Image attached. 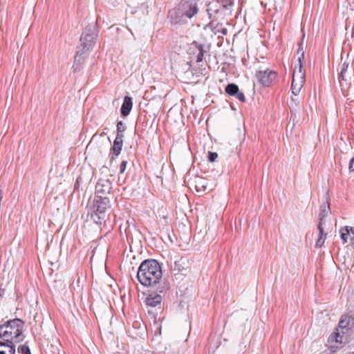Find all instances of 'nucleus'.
<instances>
[{"mask_svg": "<svg viewBox=\"0 0 354 354\" xmlns=\"http://www.w3.org/2000/svg\"><path fill=\"white\" fill-rule=\"evenodd\" d=\"M10 344L0 342V354H15V346L12 342Z\"/></svg>", "mask_w": 354, "mask_h": 354, "instance_id": "nucleus-17", "label": "nucleus"}, {"mask_svg": "<svg viewBox=\"0 0 354 354\" xmlns=\"http://www.w3.org/2000/svg\"><path fill=\"white\" fill-rule=\"evenodd\" d=\"M340 237L342 243L344 244L354 239V227L351 226H345L339 230Z\"/></svg>", "mask_w": 354, "mask_h": 354, "instance_id": "nucleus-13", "label": "nucleus"}, {"mask_svg": "<svg viewBox=\"0 0 354 354\" xmlns=\"http://www.w3.org/2000/svg\"><path fill=\"white\" fill-rule=\"evenodd\" d=\"M217 157H218V154L216 152L209 151L208 153V160L209 162H212L215 161V160L217 158Z\"/></svg>", "mask_w": 354, "mask_h": 354, "instance_id": "nucleus-28", "label": "nucleus"}, {"mask_svg": "<svg viewBox=\"0 0 354 354\" xmlns=\"http://www.w3.org/2000/svg\"><path fill=\"white\" fill-rule=\"evenodd\" d=\"M348 68V64L344 63L342 66L341 73L339 74V79H341L342 80L346 81V72L347 71Z\"/></svg>", "mask_w": 354, "mask_h": 354, "instance_id": "nucleus-26", "label": "nucleus"}, {"mask_svg": "<svg viewBox=\"0 0 354 354\" xmlns=\"http://www.w3.org/2000/svg\"><path fill=\"white\" fill-rule=\"evenodd\" d=\"M232 0H222V1H225L226 4H230Z\"/></svg>", "mask_w": 354, "mask_h": 354, "instance_id": "nucleus-32", "label": "nucleus"}, {"mask_svg": "<svg viewBox=\"0 0 354 354\" xmlns=\"http://www.w3.org/2000/svg\"><path fill=\"white\" fill-rule=\"evenodd\" d=\"M210 6L211 4L209 5V7L206 10L210 19L207 27L211 29L215 35L221 33L222 35H226L227 34V29L223 26V24L217 21V20L214 19H212V14L211 13V11L212 10L210 8Z\"/></svg>", "mask_w": 354, "mask_h": 354, "instance_id": "nucleus-10", "label": "nucleus"}, {"mask_svg": "<svg viewBox=\"0 0 354 354\" xmlns=\"http://www.w3.org/2000/svg\"><path fill=\"white\" fill-rule=\"evenodd\" d=\"M3 292H4V290L0 288V297L3 295Z\"/></svg>", "mask_w": 354, "mask_h": 354, "instance_id": "nucleus-33", "label": "nucleus"}, {"mask_svg": "<svg viewBox=\"0 0 354 354\" xmlns=\"http://www.w3.org/2000/svg\"><path fill=\"white\" fill-rule=\"evenodd\" d=\"M167 290L165 285L160 286L156 291L151 292L145 299V304L147 306L156 307L160 306L162 297L161 294Z\"/></svg>", "mask_w": 354, "mask_h": 354, "instance_id": "nucleus-8", "label": "nucleus"}, {"mask_svg": "<svg viewBox=\"0 0 354 354\" xmlns=\"http://www.w3.org/2000/svg\"><path fill=\"white\" fill-rule=\"evenodd\" d=\"M196 62L197 63L201 62L203 60L204 58V54L206 53V50L204 49V45L200 44H196Z\"/></svg>", "mask_w": 354, "mask_h": 354, "instance_id": "nucleus-22", "label": "nucleus"}, {"mask_svg": "<svg viewBox=\"0 0 354 354\" xmlns=\"http://www.w3.org/2000/svg\"><path fill=\"white\" fill-rule=\"evenodd\" d=\"M123 146V138H120L118 136L115 137V139L113 141V145L111 149V151L113 153V156L111 157V160H113L115 158V156H118L122 151Z\"/></svg>", "mask_w": 354, "mask_h": 354, "instance_id": "nucleus-14", "label": "nucleus"}, {"mask_svg": "<svg viewBox=\"0 0 354 354\" xmlns=\"http://www.w3.org/2000/svg\"><path fill=\"white\" fill-rule=\"evenodd\" d=\"M344 336L340 335L339 332L333 333L328 337L329 347L332 349H337L342 346Z\"/></svg>", "mask_w": 354, "mask_h": 354, "instance_id": "nucleus-11", "label": "nucleus"}, {"mask_svg": "<svg viewBox=\"0 0 354 354\" xmlns=\"http://www.w3.org/2000/svg\"><path fill=\"white\" fill-rule=\"evenodd\" d=\"M198 10L196 0H183L177 9L169 12V17L172 23L181 24L185 19L192 18Z\"/></svg>", "mask_w": 354, "mask_h": 354, "instance_id": "nucleus-3", "label": "nucleus"}, {"mask_svg": "<svg viewBox=\"0 0 354 354\" xmlns=\"http://www.w3.org/2000/svg\"><path fill=\"white\" fill-rule=\"evenodd\" d=\"M110 201L109 198L103 196H97L88 205V215L97 225H102L105 221L106 210L109 209Z\"/></svg>", "mask_w": 354, "mask_h": 354, "instance_id": "nucleus-4", "label": "nucleus"}, {"mask_svg": "<svg viewBox=\"0 0 354 354\" xmlns=\"http://www.w3.org/2000/svg\"><path fill=\"white\" fill-rule=\"evenodd\" d=\"M277 73L269 69L258 71L256 73V77L257 81L263 86H270L272 82L277 78Z\"/></svg>", "mask_w": 354, "mask_h": 354, "instance_id": "nucleus-9", "label": "nucleus"}, {"mask_svg": "<svg viewBox=\"0 0 354 354\" xmlns=\"http://www.w3.org/2000/svg\"><path fill=\"white\" fill-rule=\"evenodd\" d=\"M117 134L116 136L124 138V132L126 130V126L122 121H119L117 123Z\"/></svg>", "mask_w": 354, "mask_h": 354, "instance_id": "nucleus-25", "label": "nucleus"}, {"mask_svg": "<svg viewBox=\"0 0 354 354\" xmlns=\"http://www.w3.org/2000/svg\"><path fill=\"white\" fill-rule=\"evenodd\" d=\"M162 277V267L155 259H147L140 265L137 272V279L144 286H153L158 284Z\"/></svg>", "mask_w": 354, "mask_h": 354, "instance_id": "nucleus-2", "label": "nucleus"}, {"mask_svg": "<svg viewBox=\"0 0 354 354\" xmlns=\"http://www.w3.org/2000/svg\"><path fill=\"white\" fill-rule=\"evenodd\" d=\"M348 169L350 171H354V157L352 158L350 160L349 165H348Z\"/></svg>", "mask_w": 354, "mask_h": 354, "instance_id": "nucleus-31", "label": "nucleus"}, {"mask_svg": "<svg viewBox=\"0 0 354 354\" xmlns=\"http://www.w3.org/2000/svg\"><path fill=\"white\" fill-rule=\"evenodd\" d=\"M305 83V69L303 65L298 66V68H295L293 75L291 89L292 93L297 95L300 92L301 88L304 86Z\"/></svg>", "mask_w": 354, "mask_h": 354, "instance_id": "nucleus-7", "label": "nucleus"}, {"mask_svg": "<svg viewBox=\"0 0 354 354\" xmlns=\"http://www.w3.org/2000/svg\"><path fill=\"white\" fill-rule=\"evenodd\" d=\"M304 38H305V35L303 34L301 42L298 44L299 47H298V50H297V55H299V57H298L299 66H300V64L303 65V62L304 59Z\"/></svg>", "mask_w": 354, "mask_h": 354, "instance_id": "nucleus-21", "label": "nucleus"}, {"mask_svg": "<svg viewBox=\"0 0 354 354\" xmlns=\"http://www.w3.org/2000/svg\"><path fill=\"white\" fill-rule=\"evenodd\" d=\"M207 182L203 178H198L196 180L195 189L197 192H203L207 190Z\"/></svg>", "mask_w": 354, "mask_h": 354, "instance_id": "nucleus-20", "label": "nucleus"}, {"mask_svg": "<svg viewBox=\"0 0 354 354\" xmlns=\"http://www.w3.org/2000/svg\"><path fill=\"white\" fill-rule=\"evenodd\" d=\"M132 98L129 96H125L120 109L122 115L123 117H127L129 115L132 109Z\"/></svg>", "mask_w": 354, "mask_h": 354, "instance_id": "nucleus-15", "label": "nucleus"}, {"mask_svg": "<svg viewBox=\"0 0 354 354\" xmlns=\"http://www.w3.org/2000/svg\"><path fill=\"white\" fill-rule=\"evenodd\" d=\"M324 225H325L319 223L318 226H317L318 230H319V234H318V238L315 243V247L317 248H320L324 245L325 240L327 236V233L325 232V230H324Z\"/></svg>", "mask_w": 354, "mask_h": 354, "instance_id": "nucleus-16", "label": "nucleus"}, {"mask_svg": "<svg viewBox=\"0 0 354 354\" xmlns=\"http://www.w3.org/2000/svg\"><path fill=\"white\" fill-rule=\"evenodd\" d=\"M225 92L230 95H235L239 91V87L235 84H229L225 87Z\"/></svg>", "mask_w": 354, "mask_h": 354, "instance_id": "nucleus-24", "label": "nucleus"}, {"mask_svg": "<svg viewBox=\"0 0 354 354\" xmlns=\"http://www.w3.org/2000/svg\"><path fill=\"white\" fill-rule=\"evenodd\" d=\"M351 319V317L348 315H342L339 322V327L342 330L345 329L346 331H348L350 328Z\"/></svg>", "mask_w": 354, "mask_h": 354, "instance_id": "nucleus-19", "label": "nucleus"}, {"mask_svg": "<svg viewBox=\"0 0 354 354\" xmlns=\"http://www.w3.org/2000/svg\"><path fill=\"white\" fill-rule=\"evenodd\" d=\"M329 211H330V207H329L328 203L321 205L320 212L319 214V223H322L323 225L326 224L325 218L328 214Z\"/></svg>", "mask_w": 354, "mask_h": 354, "instance_id": "nucleus-18", "label": "nucleus"}, {"mask_svg": "<svg viewBox=\"0 0 354 354\" xmlns=\"http://www.w3.org/2000/svg\"><path fill=\"white\" fill-rule=\"evenodd\" d=\"M111 189V183L106 179H100L95 186L96 192L102 196L109 194Z\"/></svg>", "mask_w": 354, "mask_h": 354, "instance_id": "nucleus-12", "label": "nucleus"}, {"mask_svg": "<svg viewBox=\"0 0 354 354\" xmlns=\"http://www.w3.org/2000/svg\"><path fill=\"white\" fill-rule=\"evenodd\" d=\"M24 322L20 319L8 320L0 325V338L6 342H19L22 340L19 337L22 335Z\"/></svg>", "mask_w": 354, "mask_h": 354, "instance_id": "nucleus-5", "label": "nucleus"}, {"mask_svg": "<svg viewBox=\"0 0 354 354\" xmlns=\"http://www.w3.org/2000/svg\"><path fill=\"white\" fill-rule=\"evenodd\" d=\"M127 165V160H122L120 165V174H123L125 171Z\"/></svg>", "mask_w": 354, "mask_h": 354, "instance_id": "nucleus-30", "label": "nucleus"}, {"mask_svg": "<svg viewBox=\"0 0 354 354\" xmlns=\"http://www.w3.org/2000/svg\"><path fill=\"white\" fill-rule=\"evenodd\" d=\"M97 33L96 24H89L84 28L80 38L81 44L77 46L74 57L73 68L75 71L80 70L87 57L86 53L91 50L95 44Z\"/></svg>", "mask_w": 354, "mask_h": 354, "instance_id": "nucleus-1", "label": "nucleus"}, {"mask_svg": "<svg viewBox=\"0 0 354 354\" xmlns=\"http://www.w3.org/2000/svg\"><path fill=\"white\" fill-rule=\"evenodd\" d=\"M185 260L183 258H180L178 260L175 261L174 266V270L178 272H182L185 270Z\"/></svg>", "mask_w": 354, "mask_h": 354, "instance_id": "nucleus-23", "label": "nucleus"}, {"mask_svg": "<svg viewBox=\"0 0 354 354\" xmlns=\"http://www.w3.org/2000/svg\"><path fill=\"white\" fill-rule=\"evenodd\" d=\"M18 351L19 352H21V354H31L29 347L26 345L19 346Z\"/></svg>", "mask_w": 354, "mask_h": 354, "instance_id": "nucleus-27", "label": "nucleus"}, {"mask_svg": "<svg viewBox=\"0 0 354 354\" xmlns=\"http://www.w3.org/2000/svg\"><path fill=\"white\" fill-rule=\"evenodd\" d=\"M236 97L241 102H244L245 101V95L242 92L238 91L235 95Z\"/></svg>", "mask_w": 354, "mask_h": 354, "instance_id": "nucleus-29", "label": "nucleus"}, {"mask_svg": "<svg viewBox=\"0 0 354 354\" xmlns=\"http://www.w3.org/2000/svg\"><path fill=\"white\" fill-rule=\"evenodd\" d=\"M305 83V69L303 65L298 66V68H295L293 75L291 89L292 93L297 95L300 92L301 88L304 86Z\"/></svg>", "mask_w": 354, "mask_h": 354, "instance_id": "nucleus-6", "label": "nucleus"}]
</instances>
